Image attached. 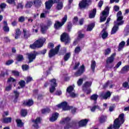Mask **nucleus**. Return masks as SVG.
I'll use <instances>...</instances> for the list:
<instances>
[{
    "label": "nucleus",
    "mask_w": 129,
    "mask_h": 129,
    "mask_svg": "<svg viewBox=\"0 0 129 129\" xmlns=\"http://www.w3.org/2000/svg\"><path fill=\"white\" fill-rule=\"evenodd\" d=\"M122 15V13H121V11H119L117 13V20L116 21L114 22V25L112 28L111 32V35H113V34H115L116 32H117V30H118V26H121V25H123L124 21L122 20L123 19V16Z\"/></svg>",
    "instance_id": "f257e3e1"
},
{
    "label": "nucleus",
    "mask_w": 129,
    "mask_h": 129,
    "mask_svg": "<svg viewBox=\"0 0 129 129\" xmlns=\"http://www.w3.org/2000/svg\"><path fill=\"white\" fill-rule=\"evenodd\" d=\"M124 122V114H120L118 117L114 120L113 125H110L109 127H107V129H112V127L114 129H118L120 127V125H121V124H123Z\"/></svg>",
    "instance_id": "f03ea898"
},
{
    "label": "nucleus",
    "mask_w": 129,
    "mask_h": 129,
    "mask_svg": "<svg viewBox=\"0 0 129 129\" xmlns=\"http://www.w3.org/2000/svg\"><path fill=\"white\" fill-rule=\"evenodd\" d=\"M59 2H60V0H48V2H45V9L50 10L54 4L58 3L56 7V10L58 11L62 10L63 9V3Z\"/></svg>",
    "instance_id": "7ed1b4c3"
},
{
    "label": "nucleus",
    "mask_w": 129,
    "mask_h": 129,
    "mask_svg": "<svg viewBox=\"0 0 129 129\" xmlns=\"http://www.w3.org/2000/svg\"><path fill=\"white\" fill-rule=\"evenodd\" d=\"M56 106L58 107V108H62L63 110H69L70 109H71L72 113H73V114L76 112L77 109L75 107L68 105L66 102H63L61 104L57 105Z\"/></svg>",
    "instance_id": "20e7f679"
},
{
    "label": "nucleus",
    "mask_w": 129,
    "mask_h": 129,
    "mask_svg": "<svg viewBox=\"0 0 129 129\" xmlns=\"http://www.w3.org/2000/svg\"><path fill=\"white\" fill-rule=\"evenodd\" d=\"M45 42H46V39L41 37L36 40L33 44H31L30 48L33 49H36V48H41V47H43V45H44Z\"/></svg>",
    "instance_id": "39448f33"
},
{
    "label": "nucleus",
    "mask_w": 129,
    "mask_h": 129,
    "mask_svg": "<svg viewBox=\"0 0 129 129\" xmlns=\"http://www.w3.org/2000/svg\"><path fill=\"white\" fill-rule=\"evenodd\" d=\"M90 5H91V0H82L79 4V7L81 9H87Z\"/></svg>",
    "instance_id": "423d86ee"
},
{
    "label": "nucleus",
    "mask_w": 129,
    "mask_h": 129,
    "mask_svg": "<svg viewBox=\"0 0 129 129\" xmlns=\"http://www.w3.org/2000/svg\"><path fill=\"white\" fill-rule=\"evenodd\" d=\"M109 14V8L106 7L104 10L102 11V14L100 16V22H104L107 17H108V14Z\"/></svg>",
    "instance_id": "0eeeda50"
},
{
    "label": "nucleus",
    "mask_w": 129,
    "mask_h": 129,
    "mask_svg": "<svg viewBox=\"0 0 129 129\" xmlns=\"http://www.w3.org/2000/svg\"><path fill=\"white\" fill-rule=\"evenodd\" d=\"M67 21V15H64V17L61 20V23H60L59 21H55V23L54 25V27L56 30H59L63 25L66 23Z\"/></svg>",
    "instance_id": "6e6552de"
},
{
    "label": "nucleus",
    "mask_w": 129,
    "mask_h": 129,
    "mask_svg": "<svg viewBox=\"0 0 129 129\" xmlns=\"http://www.w3.org/2000/svg\"><path fill=\"white\" fill-rule=\"evenodd\" d=\"M60 41L61 42H64L66 45L69 44V43H70V38L68 34L66 33H63L60 36Z\"/></svg>",
    "instance_id": "1a4fd4ad"
},
{
    "label": "nucleus",
    "mask_w": 129,
    "mask_h": 129,
    "mask_svg": "<svg viewBox=\"0 0 129 129\" xmlns=\"http://www.w3.org/2000/svg\"><path fill=\"white\" fill-rule=\"evenodd\" d=\"M60 45H58L57 46L55 49H51L49 51V52L48 53L49 58H52V57H53V56H55L56 54L59 52V50L60 49Z\"/></svg>",
    "instance_id": "9d476101"
},
{
    "label": "nucleus",
    "mask_w": 129,
    "mask_h": 129,
    "mask_svg": "<svg viewBox=\"0 0 129 129\" xmlns=\"http://www.w3.org/2000/svg\"><path fill=\"white\" fill-rule=\"evenodd\" d=\"M67 92L69 93L71 97H76L77 96V94L74 92V88L72 86H70L67 89Z\"/></svg>",
    "instance_id": "9b49d317"
},
{
    "label": "nucleus",
    "mask_w": 129,
    "mask_h": 129,
    "mask_svg": "<svg viewBox=\"0 0 129 129\" xmlns=\"http://www.w3.org/2000/svg\"><path fill=\"white\" fill-rule=\"evenodd\" d=\"M115 55L116 54L114 53L112 54L110 57H108L106 60L107 68H112V67H113V66H112L111 67H108V65L114 61V57H115Z\"/></svg>",
    "instance_id": "f8f14e48"
},
{
    "label": "nucleus",
    "mask_w": 129,
    "mask_h": 129,
    "mask_svg": "<svg viewBox=\"0 0 129 129\" xmlns=\"http://www.w3.org/2000/svg\"><path fill=\"white\" fill-rule=\"evenodd\" d=\"M111 96V94L110 93V92L108 91L107 92H102L100 94V97L101 98V99H105L106 100L107 98H109L110 96Z\"/></svg>",
    "instance_id": "ddd939ff"
},
{
    "label": "nucleus",
    "mask_w": 129,
    "mask_h": 129,
    "mask_svg": "<svg viewBox=\"0 0 129 129\" xmlns=\"http://www.w3.org/2000/svg\"><path fill=\"white\" fill-rule=\"evenodd\" d=\"M85 71L84 69V66L82 65L80 69L75 73V76L76 77H78L79 76H81V75Z\"/></svg>",
    "instance_id": "4468645a"
},
{
    "label": "nucleus",
    "mask_w": 129,
    "mask_h": 129,
    "mask_svg": "<svg viewBox=\"0 0 129 129\" xmlns=\"http://www.w3.org/2000/svg\"><path fill=\"white\" fill-rule=\"evenodd\" d=\"M42 120V119L40 117H37L35 120H33L32 121L35 123L33 125V126L35 127V128H39V125H38V123H41V121Z\"/></svg>",
    "instance_id": "2eb2a0df"
},
{
    "label": "nucleus",
    "mask_w": 129,
    "mask_h": 129,
    "mask_svg": "<svg viewBox=\"0 0 129 129\" xmlns=\"http://www.w3.org/2000/svg\"><path fill=\"white\" fill-rule=\"evenodd\" d=\"M69 128H76V122H72L69 124H67L66 126H64V129Z\"/></svg>",
    "instance_id": "dca6fc26"
},
{
    "label": "nucleus",
    "mask_w": 129,
    "mask_h": 129,
    "mask_svg": "<svg viewBox=\"0 0 129 129\" xmlns=\"http://www.w3.org/2000/svg\"><path fill=\"white\" fill-rule=\"evenodd\" d=\"M27 56L29 60V63L33 62L36 59V54L35 53H28L27 54Z\"/></svg>",
    "instance_id": "f3484780"
},
{
    "label": "nucleus",
    "mask_w": 129,
    "mask_h": 129,
    "mask_svg": "<svg viewBox=\"0 0 129 129\" xmlns=\"http://www.w3.org/2000/svg\"><path fill=\"white\" fill-rule=\"evenodd\" d=\"M23 34L25 39H28L31 36L30 31L27 30L26 29H23Z\"/></svg>",
    "instance_id": "a211bd4d"
},
{
    "label": "nucleus",
    "mask_w": 129,
    "mask_h": 129,
    "mask_svg": "<svg viewBox=\"0 0 129 129\" xmlns=\"http://www.w3.org/2000/svg\"><path fill=\"white\" fill-rule=\"evenodd\" d=\"M71 120V119L69 118V117H67L66 118H63L62 119V120L60 121V123L66 124V125H67V124H69L70 123H69V121Z\"/></svg>",
    "instance_id": "6ab92c4d"
},
{
    "label": "nucleus",
    "mask_w": 129,
    "mask_h": 129,
    "mask_svg": "<svg viewBox=\"0 0 129 129\" xmlns=\"http://www.w3.org/2000/svg\"><path fill=\"white\" fill-rule=\"evenodd\" d=\"M58 116L59 113L57 112L52 114V116L49 119L50 121H55V120H56L57 118H58Z\"/></svg>",
    "instance_id": "aec40b11"
},
{
    "label": "nucleus",
    "mask_w": 129,
    "mask_h": 129,
    "mask_svg": "<svg viewBox=\"0 0 129 129\" xmlns=\"http://www.w3.org/2000/svg\"><path fill=\"white\" fill-rule=\"evenodd\" d=\"M92 85V82H86L83 84V90H86L87 88L90 87L91 85Z\"/></svg>",
    "instance_id": "412c9836"
},
{
    "label": "nucleus",
    "mask_w": 129,
    "mask_h": 129,
    "mask_svg": "<svg viewBox=\"0 0 129 129\" xmlns=\"http://www.w3.org/2000/svg\"><path fill=\"white\" fill-rule=\"evenodd\" d=\"M87 122H88L87 119L81 120L79 122V126H85L87 124Z\"/></svg>",
    "instance_id": "4be33fe9"
},
{
    "label": "nucleus",
    "mask_w": 129,
    "mask_h": 129,
    "mask_svg": "<svg viewBox=\"0 0 129 129\" xmlns=\"http://www.w3.org/2000/svg\"><path fill=\"white\" fill-rule=\"evenodd\" d=\"M33 104H34V101L32 100H28L23 102V105L27 106H32Z\"/></svg>",
    "instance_id": "5701e85b"
},
{
    "label": "nucleus",
    "mask_w": 129,
    "mask_h": 129,
    "mask_svg": "<svg viewBox=\"0 0 129 129\" xmlns=\"http://www.w3.org/2000/svg\"><path fill=\"white\" fill-rule=\"evenodd\" d=\"M96 15V9H94L93 11L90 12L89 18H90V19H93V18H95Z\"/></svg>",
    "instance_id": "b1692460"
},
{
    "label": "nucleus",
    "mask_w": 129,
    "mask_h": 129,
    "mask_svg": "<svg viewBox=\"0 0 129 129\" xmlns=\"http://www.w3.org/2000/svg\"><path fill=\"white\" fill-rule=\"evenodd\" d=\"M101 35L102 39H106L107 38V36H108V33L106 31H105V29H103L101 32Z\"/></svg>",
    "instance_id": "393cba45"
},
{
    "label": "nucleus",
    "mask_w": 129,
    "mask_h": 129,
    "mask_svg": "<svg viewBox=\"0 0 129 129\" xmlns=\"http://www.w3.org/2000/svg\"><path fill=\"white\" fill-rule=\"evenodd\" d=\"M97 98H98V95L97 94H93L91 97H90V99L91 100H94V104H96V101L97 100Z\"/></svg>",
    "instance_id": "a878e982"
},
{
    "label": "nucleus",
    "mask_w": 129,
    "mask_h": 129,
    "mask_svg": "<svg viewBox=\"0 0 129 129\" xmlns=\"http://www.w3.org/2000/svg\"><path fill=\"white\" fill-rule=\"evenodd\" d=\"M125 45V42L124 41H121L119 44L118 51H121L122 49H123V47H124V45Z\"/></svg>",
    "instance_id": "bb28decb"
},
{
    "label": "nucleus",
    "mask_w": 129,
    "mask_h": 129,
    "mask_svg": "<svg viewBox=\"0 0 129 129\" xmlns=\"http://www.w3.org/2000/svg\"><path fill=\"white\" fill-rule=\"evenodd\" d=\"M42 4V2H41V0H35L34 1V6H35L36 8H40L41 7V5Z\"/></svg>",
    "instance_id": "cd10ccee"
},
{
    "label": "nucleus",
    "mask_w": 129,
    "mask_h": 129,
    "mask_svg": "<svg viewBox=\"0 0 129 129\" xmlns=\"http://www.w3.org/2000/svg\"><path fill=\"white\" fill-rule=\"evenodd\" d=\"M47 30H48V26L44 25H41V32L42 34H45Z\"/></svg>",
    "instance_id": "c85d7f7f"
},
{
    "label": "nucleus",
    "mask_w": 129,
    "mask_h": 129,
    "mask_svg": "<svg viewBox=\"0 0 129 129\" xmlns=\"http://www.w3.org/2000/svg\"><path fill=\"white\" fill-rule=\"evenodd\" d=\"M49 82H50V86H54V87H57V84L56 79H53L50 80Z\"/></svg>",
    "instance_id": "c756f323"
},
{
    "label": "nucleus",
    "mask_w": 129,
    "mask_h": 129,
    "mask_svg": "<svg viewBox=\"0 0 129 129\" xmlns=\"http://www.w3.org/2000/svg\"><path fill=\"white\" fill-rule=\"evenodd\" d=\"M3 122L4 123H9V122H12V117H6L3 118Z\"/></svg>",
    "instance_id": "7c9ffc66"
},
{
    "label": "nucleus",
    "mask_w": 129,
    "mask_h": 129,
    "mask_svg": "<svg viewBox=\"0 0 129 129\" xmlns=\"http://www.w3.org/2000/svg\"><path fill=\"white\" fill-rule=\"evenodd\" d=\"M16 79H14L13 77H10L9 79H8L7 83H11V82H12L14 84V87H16Z\"/></svg>",
    "instance_id": "2f4dec72"
},
{
    "label": "nucleus",
    "mask_w": 129,
    "mask_h": 129,
    "mask_svg": "<svg viewBox=\"0 0 129 129\" xmlns=\"http://www.w3.org/2000/svg\"><path fill=\"white\" fill-rule=\"evenodd\" d=\"M95 26V24L94 23H92L88 25L87 28V31H92L93 28H94Z\"/></svg>",
    "instance_id": "473e14b6"
},
{
    "label": "nucleus",
    "mask_w": 129,
    "mask_h": 129,
    "mask_svg": "<svg viewBox=\"0 0 129 129\" xmlns=\"http://www.w3.org/2000/svg\"><path fill=\"white\" fill-rule=\"evenodd\" d=\"M95 109H98L99 110H101V108L98 105H95L92 107H91V111L92 112H94L95 111Z\"/></svg>",
    "instance_id": "72a5a7b5"
},
{
    "label": "nucleus",
    "mask_w": 129,
    "mask_h": 129,
    "mask_svg": "<svg viewBox=\"0 0 129 129\" xmlns=\"http://www.w3.org/2000/svg\"><path fill=\"white\" fill-rule=\"evenodd\" d=\"M96 66V62H95V60H92L91 64V68L93 72H94V70H95Z\"/></svg>",
    "instance_id": "f704fd0d"
},
{
    "label": "nucleus",
    "mask_w": 129,
    "mask_h": 129,
    "mask_svg": "<svg viewBox=\"0 0 129 129\" xmlns=\"http://www.w3.org/2000/svg\"><path fill=\"white\" fill-rule=\"evenodd\" d=\"M106 116L102 115L99 118V121L101 122V123H102L103 122H105V121H106Z\"/></svg>",
    "instance_id": "c9c22d12"
},
{
    "label": "nucleus",
    "mask_w": 129,
    "mask_h": 129,
    "mask_svg": "<svg viewBox=\"0 0 129 129\" xmlns=\"http://www.w3.org/2000/svg\"><path fill=\"white\" fill-rule=\"evenodd\" d=\"M22 32H21V30L19 29H17L16 30V36H15V39H18L19 37L21 36V34Z\"/></svg>",
    "instance_id": "e433bc0d"
},
{
    "label": "nucleus",
    "mask_w": 129,
    "mask_h": 129,
    "mask_svg": "<svg viewBox=\"0 0 129 129\" xmlns=\"http://www.w3.org/2000/svg\"><path fill=\"white\" fill-rule=\"evenodd\" d=\"M16 122L17 123V126L20 127H22L24 125V123L22 122V120L21 119H17L16 120Z\"/></svg>",
    "instance_id": "4c0bfd02"
},
{
    "label": "nucleus",
    "mask_w": 129,
    "mask_h": 129,
    "mask_svg": "<svg viewBox=\"0 0 129 129\" xmlns=\"http://www.w3.org/2000/svg\"><path fill=\"white\" fill-rule=\"evenodd\" d=\"M16 59L17 60V61L20 62L24 60V57L22 55L19 54L16 56Z\"/></svg>",
    "instance_id": "58836bf2"
},
{
    "label": "nucleus",
    "mask_w": 129,
    "mask_h": 129,
    "mask_svg": "<svg viewBox=\"0 0 129 129\" xmlns=\"http://www.w3.org/2000/svg\"><path fill=\"white\" fill-rule=\"evenodd\" d=\"M51 110L49 108H46L41 110L42 113H49Z\"/></svg>",
    "instance_id": "ea45409f"
},
{
    "label": "nucleus",
    "mask_w": 129,
    "mask_h": 129,
    "mask_svg": "<svg viewBox=\"0 0 129 129\" xmlns=\"http://www.w3.org/2000/svg\"><path fill=\"white\" fill-rule=\"evenodd\" d=\"M81 51V47L80 46H77L75 49V54H79Z\"/></svg>",
    "instance_id": "a19ab883"
},
{
    "label": "nucleus",
    "mask_w": 129,
    "mask_h": 129,
    "mask_svg": "<svg viewBox=\"0 0 129 129\" xmlns=\"http://www.w3.org/2000/svg\"><path fill=\"white\" fill-rule=\"evenodd\" d=\"M33 28L32 29L33 33H38V31L39 30V28L37 25L33 26Z\"/></svg>",
    "instance_id": "79ce46f5"
},
{
    "label": "nucleus",
    "mask_w": 129,
    "mask_h": 129,
    "mask_svg": "<svg viewBox=\"0 0 129 129\" xmlns=\"http://www.w3.org/2000/svg\"><path fill=\"white\" fill-rule=\"evenodd\" d=\"M71 54L70 53H66L64 56V61H68V59L70 58Z\"/></svg>",
    "instance_id": "37998d69"
},
{
    "label": "nucleus",
    "mask_w": 129,
    "mask_h": 129,
    "mask_svg": "<svg viewBox=\"0 0 129 129\" xmlns=\"http://www.w3.org/2000/svg\"><path fill=\"white\" fill-rule=\"evenodd\" d=\"M19 84L21 87H25V85H26V82L24 80H21L19 82Z\"/></svg>",
    "instance_id": "c03bdc74"
},
{
    "label": "nucleus",
    "mask_w": 129,
    "mask_h": 129,
    "mask_svg": "<svg viewBox=\"0 0 129 129\" xmlns=\"http://www.w3.org/2000/svg\"><path fill=\"white\" fill-rule=\"evenodd\" d=\"M16 1L17 0H7V2L8 4H10V5L16 6Z\"/></svg>",
    "instance_id": "a18cd8bd"
},
{
    "label": "nucleus",
    "mask_w": 129,
    "mask_h": 129,
    "mask_svg": "<svg viewBox=\"0 0 129 129\" xmlns=\"http://www.w3.org/2000/svg\"><path fill=\"white\" fill-rule=\"evenodd\" d=\"M78 23V17H75L73 20V23L74 25H77Z\"/></svg>",
    "instance_id": "49530a36"
},
{
    "label": "nucleus",
    "mask_w": 129,
    "mask_h": 129,
    "mask_svg": "<svg viewBox=\"0 0 129 129\" xmlns=\"http://www.w3.org/2000/svg\"><path fill=\"white\" fill-rule=\"evenodd\" d=\"M83 83V79H80L77 81V85L78 86H81Z\"/></svg>",
    "instance_id": "de8ad7c7"
},
{
    "label": "nucleus",
    "mask_w": 129,
    "mask_h": 129,
    "mask_svg": "<svg viewBox=\"0 0 129 129\" xmlns=\"http://www.w3.org/2000/svg\"><path fill=\"white\" fill-rule=\"evenodd\" d=\"M56 87L52 86H51V87L49 88V92L50 93H53L55 90H56Z\"/></svg>",
    "instance_id": "09e8293b"
},
{
    "label": "nucleus",
    "mask_w": 129,
    "mask_h": 129,
    "mask_svg": "<svg viewBox=\"0 0 129 129\" xmlns=\"http://www.w3.org/2000/svg\"><path fill=\"white\" fill-rule=\"evenodd\" d=\"M111 100L112 101H118L119 100V97L118 96H114Z\"/></svg>",
    "instance_id": "8fccbe9b"
},
{
    "label": "nucleus",
    "mask_w": 129,
    "mask_h": 129,
    "mask_svg": "<svg viewBox=\"0 0 129 129\" xmlns=\"http://www.w3.org/2000/svg\"><path fill=\"white\" fill-rule=\"evenodd\" d=\"M27 110L22 109L21 110V115L22 116H26L27 115Z\"/></svg>",
    "instance_id": "3c124183"
},
{
    "label": "nucleus",
    "mask_w": 129,
    "mask_h": 129,
    "mask_svg": "<svg viewBox=\"0 0 129 129\" xmlns=\"http://www.w3.org/2000/svg\"><path fill=\"white\" fill-rule=\"evenodd\" d=\"M110 52H111L110 48H107V49L105 50L104 54L105 55H109V54H110Z\"/></svg>",
    "instance_id": "603ef678"
},
{
    "label": "nucleus",
    "mask_w": 129,
    "mask_h": 129,
    "mask_svg": "<svg viewBox=\"0 0 129 129\" xmlns=\"http://www.w3.org/2000/svg\"><path fill=\"white\" fill-rule=\"evenodd\" d=\"M33 6V2H28L26 5V8H31Z\"/></svg>",
    "instance_id": "864d4df0"
},
{
    "label": "nucleus",
    "mask_w": 129,
    "mask_h": 129,
    "mask_svg": "<svg viewBox=\"0 0 129 129\" xmlns=\"http://www.w3.org/2000/svg\"><path fill=\"white\" fill-rule=\"evenodd\" d=\"M22 68L23 70H24V71H26L29 69V66L27 64H24L22 66Z\"/></svg>",
    "instance_id": "5fc2aeb1"
},
{
    "label": "nucleus",
    "mask_w": 129,
    "mask_h": 129,
    "mask_svg": "<svg viewBox=\"0 0 129 129\" xmlns=\"http://www.w3.org/2000/svg\"><path fill=\"white\" fill-rule=\"evenodd\" d=\"M14 93L15 95V99H18V97H19V95H20V92L17 91H14Z\"/></svg>",
    "instance_id": "6e6d98bb"
},
{
    "label": "nucleus",
    "mask_w": 129,
    "mask_h": 129,
    "mask_svg": "<svg viewBox=\"0 0 129 129\" xmlns=\"http://www.w3.org/2000/svg\"><path fill=\"white\" fill-rule=\"evenodd\" d=\"M122 70L124 72H126V71H128L129 70V66H126L125 67H124Z\"/></svg>",
    "instance_id": "4d7b16f0"
},
{
    "label": "nucleus",
    "mask_w": 129,
    "mask_h": 129,
    "mask_svg": "<svg viewBox=\"0 0 129 129\" xmlns=\"http://www.w3.org/2000/svg\"><path fill=\"white\" fill-rule=\"evenodd\" d=\"M12 72L15 76H20V73H19V72H18V71H12Z\"/></svg>",
    "instance_id": "13d9d810"
},
{
    "label": "nucleus",
    "mask_w": 129,
    "mask_h": 129,
    "mask_svg": "<svg viewBox=\"0 0 129 129\" xmlns=\"http://www.w3.org/2000/svg\"><path fill=\"white\" fill-rule=\"evenodd\" d=\"M3 29L4 32H10V28L8 26H4Z\"/></svg>",
    "instance_id": "bf43d9fd"
},
{
    "label": "nucleus",
    "mask_w": 129,
    "mask_h": 129,
    "mask_svg": "<svg viewBox=\"0 0 129 129\" xmlns=\"http://www.w3.org/2000/svg\"><path fill=\"white\" fill-rule=\"evenodd\" d=\"M18 21L20 22L21 23H23V22H25V17L24 16L20 17L18 19Z\"/></svg>",
    "instance_id": "052dcab7"
},
{
    "label": "nucleus",
    "mask_w": 129,
    "mask_h": 129,
    "mask_svg": "<svg viewBox=\"0 0 129 129\" xmlns=\"http://www.w3.org/2000/svg\"><path fill=\"white\" fill-rule=\"evenodd\" d=\"M13 63H14L13 60H9L6 61L5 64L6 65L9 66V65H11V64H13Z\"/></svg>",
    "instance_id": "680f3d73"
},
{
    "label": "nucleus",
    "mask_w": 129,
    "mask_h": 129,
    "mask_svg": "<svg viewBox=\"0 0 129 129\" xmlns=\"http://www.w3.org/2000/svg\"><path fill=\"white\" fill-rule=\"evenodd\" d=\"M33 81V78L31 77H27L26 79V83H29V82H31V81Z\"/></svg>",
    "instance_id": "e2e57ef3"
},
{
    "label": "nucleus",
    "mask_w": 129,
    "mask_h": 129,
    "mask_svg": "<svg viewBox=\"0 0 129 129\" xmlns=\"http://www.w3.org/2000/svg\"><path fill=\"white\" fill-rule=\"evenodd\" d=\"M79 65H80V62H76L75 66L74 67V70H76V69H77L78 68V67H79Z\"/></svg>",
    "instance_id": "0e129e2a"
},
{
    "label": "nucleus",
    "mask_w": 129,
    "mask_h": 129,
    "mask_svg": "<svg viewBox=\"0 0 129 129\" xmlns=\"http://www.w3.org/2000/svg\"><path fill=\"white\" fill-rule=\"evenodd\" d=\"M120 65H121V61H119L117 63L116 66L114 67V70H116V69H117V68H118Z\"/></svg>",
    "instance_id": "69168bd1"
},
{
    "label": "nucleus",
    "mask_w": 129,
    "mask_h": 129,
    "mask_svg": "<svg viewBox=\"0 0 129 129\" xmlns=\"http://www.w3.org/2000/svg\"><path fill=\"white\" fill-rule=\"evenodd\" d=\"M113 10L115 12H118L119 11V7L117 6H114L113 7Z\"/></svg>",
    "instance_id": "338daca9"
},
{
    "label": "nucleus",
    "mask_w": 129,
    "mask_h": 129,
    "mask_svg": "<svg viewBox=\"0 0 129 129\" xmlns=\"http://www.w3.org/2000/svg\"><path fill=\"white\" fill-rule=\"evenodd\" d=\"M128 33H129V29H125V30H124V34L125 36H127V35H128Z\"/></svg>",
    "instance_id": "774afa93"
}]
</instances>
